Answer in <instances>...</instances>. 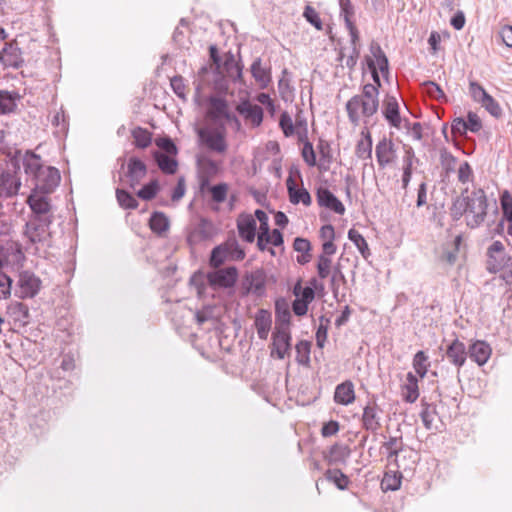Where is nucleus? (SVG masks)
<instances>
[{"mask_svg": "<svg viewBox=\"0 0 512 512\" xmlns=\"http://www.w3.org/2000/svg\"><path fill=\"white\" fill-rule=\"evenodd\" d=\"M254 325L258 337L261 340H266L272 325L271 313L266 309H259L255 315Z\"/></svg>", "mask_w": 512, "mask_h": 512, "instance_id": "25", "label": "nucleus"}, {"mask_svg": "<svg viewBox=\"0 0 512 512\" xmlns=\"http://www.w3.org/2000/svg\"><path fill=\"white\" fill-rule=\"evenodd\" d=\"M381 412L382 409L377 404L376 396L373 395L366 406L363 408L361 418L362 427L368 432L377 433V431L381 428Z\"/></svg>", "mask_w": 512, "mask_h": 512, "instance_id": "11", "label": "nucleus"}, {"mask_svg": "<svg viewBox=\"0 0 512 512\" xmlns=\"http://www.w3.org/2000/svg\"><path fill=\"white\" fill-rule=\"evenodd\" d=\"M279 126L285 137H291L295 133V124H293L292 118L287 111H284L280 115Z\"/></svg>", "mask_w": 512, "mask_h": 512, "instance_id": "55", "label": "nucleus"}, {"mask_svg": "<svg viewBox=\"0 0 512 512\" xmlns=\"http://www.w3.org/2000/svg\"><path fill=\"white\" fill-rule=\"evenodd\" d=\"M379 91L376 85L367 83L362 87V93L354 95L346 103L349 121L354 125L360 124L361 116L372 117L379 108Z\"/></svg>", "mask_w": 512, "mask_h": 512, "instance_id": "2", "label": "nucleus"}, {"mask_svg": "<svg viewBox=\"0 0 512 512\" xmlns=\"http://www.w3.org/2000/svg\"><path fill=\"white\" fill-rule=\"evenodd\" d=\"M296 362L299 365L310 366L311 342L307 340L299 341L296 346Z\"/></svg>", "mask_w": 512, "mask_h": 512, "instance_id": "43", "label": "nucleus"}, {"mask_svg": "<svg viewBox=\"0 0 512 512\" xmlns=\"http://www.w3.org/2000/svg\"><path fill=\"white\" fill-rule=\"evenodd\" d=\"M317 149L320 154V159L316 166L318 167L319 171L327 172L329 171L330 166L333 162L331 145L328 141L319 139Z\"/></svg>", "mask_w": 512, "mask_h": 512, "instance_id": "32", "label": "nucleus"}, {"mask_svg": "<svg viewBox=\"0 0 512 512\" xmlns=\"http://www.w3.org/2000/svg\"><path fill=\"white\" fill-rule=\"evenodd\" d=\"M0 62L6 68L19 69L24 65L21 48L16 40L6 42L0 51Z\"/></svg>", "mask_w": 512, "mask_h": 512, "instance_id": "12", "label": "nucleus"}, {"mask_svg": "<svg viewBox=\"0 0 512 512\" xmlns=\"http://www.w3.org/2000/svg\"><path fill=\"white\" fill-rule=\"evenodd\" d=\"M295 129L298 136V141L308 140V126L307 120L302 115V113H298L295 119Z\"/></svg>", "mask_w": 512, "mask_h": 512, "instance_id": "60", "label": "nucleus"}, {"mask_svg": "<svg viewBox=\"0 0 512 512\" xmlns=\"http://www.w3.org/2000/svg\"><path fill=\"white\" fill-rule=\"evenodd\" d=\"M287 191L289 195V201L297 205L302 203L304 206H310L312 203V198L308 190L304 187L297 188L295 180L291 177H288L286 180Z\"/></svg>", "mask_w": 512, "mask_h": 512, "instance_id": "22", "label": "nucleus"}, {"mask_svg": "<svg viewBox=\"0 0 512 512\" xmlns=\"http://www.w3.org/2000/svg\"><path fill=\"white\" fill-rule=\"evenodd\" d=\"M250 71L252 77L259 84L261 89H266L269 86L272 80L271 71L270 68L262 67V59L260 57H257L253 61L250 67Z\"/></svg>", "mask_w": 512, "mask_h": 512, "instance_id": "26", "label": "nucleus"}, {"mask_svg": "<svg viewBox=\"0 0 512 512\" xmlns=\"http://www.w3.org/2000/svg\"><path fill=\"white\" fill-rule=\"evenodd\" d=\"M21 186L20 180L10 172H2L0 175V194L11 197L18 193Z\"/></svg>", "mask_w": 512, "mask_h": 512, "instance_id": "30", "label": "nucleus"}, {"mask_svg": "<svg viewBox=\"0 0 512 512\" xmlns=\"http://www.w3.org/2000/svg\"><path fill=\"white\" fill-rule=\"evenodd\" d=\"M349 240L357 247L360 254L364 259H368L371 256V252L366 239L363 235L354 228L348 231Z\"/></svg>", "mask_w": 512, "mask_h": 512, "instance_id": "41", "label": "nucleus"}, {"mask_svg": "<svg viewBox=\"0 0 512 512\" xmlns=\"http://www.w3.org/2000/svg\"><path fill=\"white\" fill-rule=\"evenodd\" d=\"M423 86L426 89L427 94L429 97L440 101V102H447V96L444 93L443 89L434 81H426L423 83Z\"/></svg>", "mask_w": 512, "mask_h": 512, "instance_id": "51", "label": "nucleus"}, {"mask_svg": "<svg viewBox=\"0 0 512 512\" xmlns=\"http://www.w3.org/2000/svg\"><path fill=\"white\" fill-rule=\"evenodd\" d=\"M21 96L16 91L0 90V113L11 114L17 110Z\"/></svg>", "mask_w": 512, "mask_h": 512, "instance_id": "29", "label": "nucleus"}, {"mask_svg": "<svg viewBox=\"0 0 512 512\" xmlns=\"http://www.w3.org/2000/svg\"><path fill=\"white\" fill-rule=\"evenodd\" d=\"M469 93L472 99L477 103H481L484 98L489 95L484 87L477 81L469 82Z\"/></svg>", "mask_w": 512, "mask_h": 512, "instance_id": "61", "label": "nucleus"}, {"mask_svg": "<svg viewBox=\"0 0 512 512\" xmlns=\"http://www.w3.org/2000/svg\"><path fill=\"white\" fill-rule=\"evenodd\" d=\"M325 478L327 481L335 484L339 490H345L350 483L348 476L340 469H328L325 472Z\"/></svg>", "mask_w": 512, "mask_h": 512, "instance_id": "44", "label": "nucleus"}, {"mask_svg": "<svg viewBox=\"0 0 512 512\" xmlns=\"http://www.w3.org/2000/svg\"><path fill=\"white\" fill-rule=\"evenodd\" d=\"M468 188L464 189L461 192L460 196H457L453 199L452 205L450 207V216L453 221H459L465 213L468 212Z\"/></svg>", "mask_w": 512, "mask_h": 512, "instance_id": "33", "label": "nucleus"}, {"mask_svg": "<svg viewBox=\"0 0 512 512\" xmlns=\"http://www.w3.org/2000/svg\"><path fill=\"white\" fill-rule=\"evenodd\" d=\"M500 205L502 218L508 223L507 231L512 233V195L508 190H504L500 195Z\"/></svg>", "mask_w": 512, "mask_h": 512, "instance_id": "39", "label": "nucleus"}, {"mask_svg": "<svg viewBox=\"0 0 512 512\" xmlns=\"http://www.w3.org/2000/svg\"><path fill=\"white\" fill-rule=\"evenodd\" d=\"M468 206V212L472 214V218L467 221V226L472 229L480 227L486 219L489 207L484 189H474L468 195Z\"/></svg>", "mask_w": 512, "mask_h": 512, "instance_id": "3", "label": "nucleus"}, {"mask_svg": "<svg viewBox=\"0 0 512 512\" xmlns=\"http://www.w3.org/2000/svg\"><path fill=\"white\" fill-rule=\"evenodd\" d=\"M303 16L309 22L311 25H313L316 29L321 30L322 29V20L320 19L318 13L316 10L311 7L310 5H307L304 9Z\"/></svg>", "mask_w": 512, "mask_h": 512, "instance_id": "62", "label": "nucleus"}, {"mask_svg": "<svg viewBox=\"0 0 512 512\" xmlns=\"http://www.w3.org/2000/svg\"><path fill=\"white\" fill-rule=\"evenodd\" d=\"M412 365L417 375L424 378L430 366L429 358L424 351L420 350L414 355Z\"/></svg>", "mask_w": 512, "mask_h": 512, "instance_id": "47", "label": "nucleus"}, {"mask_svg": "<svg viewBox=\"0 0 512 512\" xmlns=\"http://www.w3.org/2000/svg\"><path fill=\"white\" fill-rule=\"evenodd\" d=\"M41 287V280L30 271H22L18 279V293L22 299L33 298Z\"/></svg>", "mask_w": 512, "mask_h": 512, "instance_id": "13", "label": "nucleus"}, {"mask_svg": "<svg viewBox=\"0 0 512 512\" xmlns=\"http://www.w3.org/2000/svg\"><path fill=\"white\" fill-rule=\"evenodd\" d=\"M340 4V16L344 19L345 26L349 23H354L352 20L355 10L351 0H339Z\"/></svg>", "mask_w": 512, "mask_h": 512, "instance_id": "57", "label": "nucleus"}, {"mask_svg": "<svg viewBox=\"0 0 512 512\" xmlns=\"http://www.w3.org/2000/svg\"><path fill=\"white\" fill-rule=\"evenodd\" d=\"M316 198L320 207H325L336 214L343 215L346 211L343 203L328 188L320 187L316 192Z\"/></svg>", "mask_w": 512, "mask_h": 512, "instance_id": "19", "label": "nucleus"}, {"mask_svg": "<svg viewBox=\"0 0 512 512\" xmlns=\"http://www.w3.org/2000/svg\"><path fill=\"white\" fill-rule=\"evenodd\" d=\"M149 227L151 231L162 236L170 227V221L164 212L154 211L149 219Z\"/></svg>", "mask_w": 512, "mask_h": 512, "instance_id": "35", "label": "nucleus"}, {"mask_svg": "<svg viewBox=\"0 0 512 512\" xmlns=\"http://www.w3.org/2000/svg\"><path fill=\"white\" fill-rule=\"evenodd\" d=\"M46 194L36 195L31 194L28 197V204L30 209L32 210L33 215L31 217L34 218H45V217H53L50 214L51 204L49 199L45 196Z\"/></svg>", "mask_w": 512, "mask_h": 512, "instance_id": "21", "label": "nucleus"}, {"mask_svg": "<svg viewBox=\"0 0 512 512\" xmlns=\"http://www.w3.org/2000/svg\"><path fill=\"white\" fill-rule=\"evenodd\" d=\"M155 143L166 155L176 156L178 154V147L169 136L157 138Z\"/></svg>", "mask_w": 512, "mask_h": 512, "instance_id": "53", "label": "nucleus"}, {"mask_svg": "<svg viewBox=\"0 0 512 512\" xmlns=\"http://www.w3.org/2000/svg\"><path fill=\"white\" fill-rule=\"evenodd\" d=\"M118 162L121 163V170L126 167L124 178L126 179L128 186L131 189H135L146 177L148 172L147 165L137 156H131L127 162H125L124 158H118Z\"/></svg>", "mask_w": 512, "mask_h": 512, "instance_id": "5", "label": "nucleus"}, {"mask_svg": "<svg viewBox=\"0 0 512 512\" xmlns=\"http://www.w3.org/2000/svg\"><path fill=\"white\" fill-rule=\"evenodd\" d=\"M303 143V148L301 151L302 158L304 162L310 166L314 167L317 165L316 153L314 151L313 145L309 140L300 141Z\"/></svg>", "mask_w": 512, "mask_h": 512, "instance_id": "54", "label": "nucleus"}, {"mask_svg": "<svg viewBox=\"0 0 512 512\" xmlns=\"http://www.w3.org/2000/svg\"><path fill=\"white\" fill-rule=\"evenodd\" d=\"M486 270L496 274L504 268H512V255H507L505 246L499 240L492 242L487 248Z\"/></svg>", "mask_w": 512, "mask_h": 512, "instance_id": "4", "label": "nucleus"}, {"mask_svg": "<svg viewBox=\"0 0 512 512\" xmlns=\"http://www.w3.org/2000/svg\"><path fill=\"white\" fill-rule=\"evenodd\" d=\"M401 473H385L382 481L381 488L383 491H396L401 486Z\"/></svg>", "mask_w": 512, "mask_h": 512, "instance_id": "50", "label": "nucleus"}, {"mask_svg": "<svg viewBox=\"0 0 512 512\" xmlns=\"http://www.w3.org/2000/svg\"><path fill=\"white\" fill-rule=\"evenodd\" d=\"M239 236L247 243H252L256 236V221L250 216L239 218L237 221Z\"/></svg>", "mask_w": 512, "mask_h": 512, "instance_id": "28", "label": "nucleus"}, {"mask_svg": "<svg viewBox=\"0 0 512 512\" xmlns=\"http://www.w3.org/2000/svg\"><path fill=\"white\" fill-rule=\"evenodd\" d=\"M197 134L200 140L207 145V147L218 153H224L227 149L225 140V125L220 124L217 129L210 130L207 128H199Z\"/></svg>", "mask_w": 512, "mask_h": 512, "instance_id": "9", "label": "nucleus"}, {"mask_svg": "<svg viewBox=\"0 0 512 512\" xmlns=\"http://www.w3.org/2000/svg\"><path fill=\"white\" fill-rule=\"evenodd\" d=\"M53 217L34 218L31 217L25 224L24 234L33 244L45 242L51 236L49 232Z\"/></svg>", "mask_w": 512, "mask_h": 512, "instance_id": "7", "label": "nucleus"}, {"mask_svg": "<svg viewBox=\"0 0 512 512\" xmlns=\"http://www.w3.org/2000/svg\"><path fill=\"white\" fill-rule=\"evenodd\" d=\"M158 168L166 175H173L177 172L178 161L175 156L166 155L161 151L155 150L152 153Z\"/></svg>", "mask_w": 512, "mask_h": 512, "instance_id": "27", "label": "nucleus"}, {"mask_svg": "<svg viewBox=\"0 0 512 512\" xmlns=\"http://www.w3.org/2000/svg\"><path fill=\"white\" fill-rule=\"evenodd\" d=\"M131 136L136 148L145 149L152 143V133L146 128L140 126L135 127L131 131Z\"/></svg>", "mask_w": 512, "mask_h": 512, "instance_id": "38", "label": "nucleus"}, {"mask_svg": "<svg viewBox=\"0 0 512 512\" xmlns=\"http://www.w3.org/2000/svg\"><path fill=\"white\" fill-rule=\"evenodd\" d=\"M382 114L391 127L397 129L401 127L400 107L395 96L386 95L383 101Z\"/></svg>", "mask_w": 512, "mask_h": 512, "instance_id": "17", "label": "nucleus"}, {"mask_svg": "<svg viewBox=\"0 0 512 512\" xmlns=\"http://www.w3.org/2000/svg\"><path fill=\"white\" fill-rule=\"evenodd\" d=\"M212 200L216 203H223L227 198L228 185L227 183H219L209 188Z\"/></svg>", "mask_w": 512, "mask_h": 512, "instance_id": "56", "label": "nucleus"}, {"mask_svg": "<svg viewBox=\"0 0 512 512\" xmlns=\"http://www.w3.org/2000/svg\"><path fill=\"white\" fill-rule=\"evenodd\" d=\"M339 283L346 284L347 280L340 268V265L338 264L333 268V273L330 279L331 290L335 297H337L338 294Z\"/></svg>", "mask_w": 512, "mask_h": 512, "instance_id": "58", "label": "nucleus"}, {"mask_svg": "<svg viewBox=\"0 0 512 512\" xmlns=\"http://www.w3.org/2000/svg\"><path fill=\"white\" fill-rule=\"evenodd\" d=\"M238 279V270L235 266L217 268L207 273V281L214 288H232Z\"/></svg>", "mask_w": 512, "mask_h": 512, "instance_id": "10", "label": "nucleus"}, {"mask_svg": "<svg viewBox=\"0 0 512 512\" xmlns=\"http://www.w3.org/2000/svg\"><path fill=\"white\" fill-rule=\"evenodd\" d=\"M277 358L284 359L291 348V334L287 327L276 326L272 335Z\"/></svg>", "mask_w": 512, "mask_h": 512, "instance_id": "18", "label": "nucleus"}, {"mask_svg": "<svg viewBox=\"0 0 512 512\" xmlns=\"http://www.w3.org/2000/svg\"><path fill=\"white\" fill-rule=\"evenodd\" d=\"M467 352L471 360L476 362L479 366H482L489 360L492 350L488 343L482 340H477L470 345Z\"/></svg>", "mask_w": 512, "mask_h": 512, "instance_id": "23", "label": "nucleus"}, {"mask_svg": "<svg viewBox=\"0 0 512 512\" xmlns=\"http://www.w3.org/2000/svg\"><path fill=\"white\" fill-rule=\"evenodd\" d=\"M375 155L380 168L391 165L397 158L395 144L391 139L383 137L376 144Z\"/></svg>", "mask_w": 512, "mask_h": 512, "instance_id": "15", "label": "nucleus"}, {"mask_svg": "<svg viewBox=\"0 0 512 512\" xmlns=\"http://www.w3.org/2000/svg\"><path fill=\"white\" fill-rule=\"evenodd\" d=\"M24 172L32 182L34 192L50 194L58 187L61 175L57 168L45 165L42 157L27 150L22 158Z\"/></svg>", "mask_w": 512, "mask_h": 512, "instance_id": "1", "label": "nucleus"}, {"mask_svg": "<svg viewBox=\"0 0 512 512\" xmlns=\"http://www.w3.org/2000/svg\"><path fill=\"white\" fill-rule=\"evenodd\" d=\"M217 234V228L214 223L205 217H200L199 221L192 224L187 233V243L190 246L212 239Z\"/></svg>", "mask_w": 512, "mask_h": 512, "instance_id": "6", "label": "nucleus"}, {"mask_svg": "<svg viewBox=\"0 0 512 512\" xmlns=\"http://www.w3.org/2000/svg\"><path fill=\"white\" fill-rule=\"evenodd\" d=\"M403 447L404 443L402 435L390 436L381 446V448L385 450L389 463H394L398 469H411V467L405 463L407 456H402V453L404 452Z\"/></svg>", "mask_w": 512, "mask_h": 512, "instance_id": "8", "label": "nucleus"}, {"mask_svg": "<svg viewBox=\"0 0 512 512\" xmlns=\"http://www.w3.org/2000/svg\"><path fill=\"white\" fill-rule=\"evenodd\" d=\"M221 244L224 246V251L227 252L231 260L241 261L245 258V251L240 247L235 236L228 237V239Z\"/></svg>", "mask_w": 512, "mask_h": 512, "instance_id": "40", "label": "nucleus"}, {"mask_svg": "<svg viewBox=\"0 0 512 512\" xmlns=\"http://www.w3.org/2000/svg\"><path fill=\"white\" fill-rule=\"evenodd\" d=\"M116 199L119 206L123 209L135 210L139 206L137 199L125 189H116Z\"/></svg>", "mask_w": 512, "mask_h": 512, "instance_id": "45", "label": "nucleus"}, {"mask_svg": "<svg viewBox=\"0 0 512 512\" xmlns=\"http://www.w3.org/2000/svg\"><path fill=\"white\" fill-rule=\"evenodd\" d=\"M334 401L347 406L355 401L354 385L350 380L338 384L334 392Z\"/></svg>", "mask_w": 512, "mask_h": 512, "instance_id": "24", "label": "nucleus"}, {"mask_svg": "<svg viewBox=\"0 0 512 512\" xmlns=\"http://www.w3.org/2000/svg\"><path fill=\"white\" fill-rule=\"evenodd\" d=\"M250 289L257 296H262L265 293V280L261 274H252L250 281Z\"/></svg>", "mask_w": 512, "mask_h": 512, "instance_id": "64", "label": "nucleus"}, {"mask_svg": "<svg viewBox=\"0 0 512 512\" xmlns=\"http://www.w3.org/2000/svg\"><path fill=\"white\" fill-rule=\"evenodd\" d=\"M160 190V185L157 179L151 180L149 183L145 184L140 188L136 195L145 201H150L156 197Z\"/></svg>", "mask_w": 512, "mask_h": 512, "instance_id": "48", "label": "nucleus"}, {"mask_svg": "<svg viewBox=\"0 0 512 512\" xmlns=\"http://www.w3.org/2000/svg\"><path fill=\"white\" fill-rule=\"evenodd\" d=\"M236 111L242 115L245 120L250 121L253 127H259L263 122L264 111L262 107L252 104L248 99L242 100L236 106Z\"/></svg>", "mask_w": 512, "mask_h": 512, "instance_id": "16", "label": "nucleus"}, {"mask_svg": "<svg viewBox=\"0 0 512 512\" xmlns=\"http://www.w3.org/2000/svg\"><path fill=\"white\" fill-rule=\"evenodd\" d=\"M330 323H331L330 319L327 318L326 316L321 315L319 317V326L316 330L315 338H316V345L320 349L324 348L325 343L327 341L328 329H329Z\"/></svg>", "mask_w": 512, "mask_h": 512, "instance_id": "46", "label": "nucleus"}, {"mask_svg": "<svg viewBox=\"0 0 512 512\" xmlns=\"http://www.w3.org/2000/svg\"><path fill=\"white\" fill-rule=\"evenodd\" d=\"M223 68L234 82L240 81L242 79L243 65L235 60V57L232 53L229 52L226 54Z\"/></svg>", "mask_w": 512, "mask_h": 512, "instance_id": "37", "label": "nucleus"}, {"mask_svg": "<svg viewBox=\"0 0 512 512\" xmlns=\"http://www.w3.org/2000/svg\"><path fill=\"white\" fill-rule=\"evenodd\" d=\"M362 138L357 142L355 155L362 160L372 159V136L368 130L361 132Z\"/></svg>", "mask_w": 512, "mask_h": 512, "instance_id": "34", "label": "nucleus"}, {"mask_svg": "<svg viewBox=\"0 0 512 512\" xmlns=\"http://www.w3.org/2000/svg\"><path fill=\"white\" fill-rule=\"evenodd\" d=\"M445 356L447 357L449 363L456 367L459 372L460 369L465 365L468 357L466 345L458 338L453 339L446 346Z\"/></svg>", "mask_w": 512, "mask_h": 512, "instance_id": "14", "label": "nucleus"}, {"mask_svg": "<svg viewBox=\"0 0 512 512\" xmlns=\"http://www.w3.org/2000/svg\"><path fill=\"white\" fill-rule=\"evenodd\" d=\"M483 108L493 117L499 119L503 115V110L499 103L489 94L480 103Z\"/></svg>", "mask_w": 512, "mask_h": 512, "instance_id": "52", "label": "nucleus"}, {"mask_svg": "<svg viewBox=\"0 0 512 512\" xmlns=\"http://www.w3.org/2000/svg\"><path fill=\"white\" fill-rule=\"evenodd\" d=\"M421 406L420 418L422 423L427 430H431L434 427L433 423L437 416L436 406L424 400H421Z\"/></svg>", "mask_w": 512, "mask_h": 512, "instance_id": "42", "label": "nucleus"}, {"mask_svg": "<svg viewBox=\"0 0 512 512\" xmlns=\"http://www.w3.org/2000/svg\"><path fill=\"white\" fill-rule=\"evenodd\" d=\"M350 453V448L347 445L336 443L329 448L325 459L329 465L344 464Z\"/></svg>", "mask_w": 512, "mask_h": 512, "instance_id": "31", "label": "nucleus"}, {"mask_svg": "<svg viewBox=\"0 0 512 512\" xmlns=\"http://www.w3.org/2000/svg\"><path fill=\"white\" fill-rule=\"evenodd\" d=\"M12 314L16 316V319L22 321L23 323H27L30 317L29 308L26 304L17 302L11 306Z\"/></svg>", "mask_w": 512, "mask_h": 512, "instance_id": "63", "label": "nucleus"}, {"mask_svg": "<svg viewBox=\"0 0 512 512\" xmlns=\"http://www.w3.org/2000/svg\"><path fill=\"white\" fill-rule=\"evenodd\" d=\"M332 260L326 255H319L317 261V274L320 279H325L331 272Z\"/></svg>", "mask_w": 512, "mask_h": 512, "instance_id": "59", "label": "nucleus"}, {"mask_svg": "<svg viewBox=\"0 0 512 512\" xmlns=\"http://www.w3.org/2000/svg\"><path fill=\"white\" fill-rule=\"evenodd\" d=\"M276 326L287 327L289 329L291 313L287 302L281 298L275 302Z\"/></svg>", "mask_w": 512, "mask_h": 512, "instance_id": "36", "label": "nucleus"}, {"mask_svg": "<svg viewBox=\"0 0 512 512\" xmlns=\"http://www.w3.org/2000/svg\"><path fill=\"white\" fill-rule=\"evenodd\" d=\"M227 258L229 257L227 252L224 251V246L219 244L215 246L211 251L209 265L214 269L220 268Z\"/></svg>", "mask_w": 512, "mask_h": 512, "instance_id": "49", "label": "nucleus"}, {"mask_svg": "<svg viewBox=\"0 0 512 512\" xmlns=\"http://www.w3.org/2000/svg\"><path fill=\"white\" fill-rule=\"evenodd\" d=\"M209 109L207 111V117L211 119L214 123H219L221 119H226L229 114L228 102L225 98L210 96L208 98Z\"/></svg>", "mask_w": 512, "mask_h": 512, "instance_id": "20", "label": "nucleus"}]
</instances>
